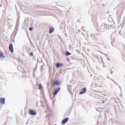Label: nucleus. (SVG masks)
I'll return each mask as SVG.
<instances>
[{"label": "nucleus", "instance_id": "393cba45", "mask_svg": "<svg viewBox=\"0 0 125 125\" xmlns=\"http://www.w3.org/2000/svg\"><path fill=\"white\" fill-rule=\"evenodd\" d=\"M124 78H125V76H124Z\"/></svg>", "mask_w": 125, "mask_h": 125}, {"label": "nucleus", "instance_id": "6e6552de", "mask_svg": "<svg viewBox=\"0 0 125 125\" xmlns=\"http://www.w3.org/2000/svg\"><path fill=\"white\" fill-rule=\"evenodd\" d=\"M5 99L4 98H1L0 99V102L3 104H5Z\"/></svg>", "mask_w": 125, "mask_h": 125}, {"label": "nucleus", "instance_id": "a878e982", "mask_svg": "<svg viewBox=\"0 0 125 125\" xmlns=\"http://www.w3.org/2000/svg\"><path fill=\"white\" fill-rule=\"evenodd\" d=\"M121 96H122V95L121 94Z\"/></svg>", "mask_w": 125, "mask_h": 125}, {"label": "nucleus", "instance_id": "9b49d317", "mask_svg": "<svg viewBox=\"0 0 125 125\" xmlns=\"http://www.w3.org/2000/svg\"><path fill=\"white\" fill-rule=\"evenodd\" d=\"M71 54V53L68 51H66L65 54V55L66 56H69Z\"/></svg>", "mask_w": 125, "mask_h": 125}, {"label": "nucleus", "instance_id": "a211bd4d", "mask_svg": "<svg viewBox=\"0 0 125 125\" xmlns=\"http://www.w3.org/2000/svg\"><path fill=\"white\" fill-rule=\"evenodd\" d=\"M114 83L115 84H117V83H116L115 81H114Z\"/></svg>", "mask_w": 125, "mask_h": 125}, {"label": "nucleus", "instance_id": "f3484780", "mask_svg": "<svg viewBox=\"0 0 125 125\" xmlns=\"http://www.w3.org/2000/svg\"><path fill=\"white\" fill-rule=\"evenodd\" d=\"M119 87L120 88L121 90V88L120 86H119Z\"/></svg>", "mask_w": 125, "mask_h": 125}, {"label": "nucleus", "instance_id": "ddd939ff", "mask_svg": "<svg viewBox=\"0 0 125 125\" xmlns=\"http://www.w3.org/2000/svg\"><path fill=\"white\" fill-rule=\"evenodd\" d=\"M39 89H40V90L42 88V85L41 84H40L39 85Z\"/></svg>", "mask_w": 125, "mask_h": 125}, {"label": "nucleus", "instance_id": "5701e85b", "mask_svg": "<svg viewBox=\"0 0 125 125\" xmlns=\"http://www.w3.org/2000/svg\"><path fill=\"white\" fill-rule=\"evenodd\" d=\"M104 101H103V102H102V103H104Z\"/></svg>", "mask_w": 125, "mask_h": 125}, {"label": "nucleus", "instance_id": "f8f14e48", "mask_svg": "<svg viewBox=\"0 0 125 125\" xmlns=\"http://www.w3.org/2000/svg\"><path fill=\"white\" fill-rule=\"evenodd\" d=\"M105 29V27L104 26H101V27L99 29L100 31L103 30Z\"/></svg>", "mask_w": 125, "mask_h": 125}, {"label": "nucleus", "instance_id": "f03ea898", "mask_svg": "<svg viewBox=\"0 0 125 125\" xmlns=\"http://www.w3.org/2000/svg\"><path fill=\"white\" fill-rule=\"evenodd\" d=\"M60 87H58L55 88L54 90L53 94L54 96L55 95L60 91Z\"/></svg>", "mask_w": 125, "mask_h": 125}, {"label": "nucleus", "instance_id": "cd10ccee", "mask_svg": "<svg viewBox=\"0 0 125 125\" xmlns=\"http://www.w3.org/2000/svg\"><path fill=\"white\" fill-rule=\"evenodd\" d=\"M54 125H56V124H55Z\"/></svg>", "mask_w": 125, "mask_h": 125}, {"label": "nucleus", "instance_id": "9d476101", "mask_svg": "<svg viewBox=\"0 0 125 125\" xmlns=\"http://www.w3.org/2000/svg\"><path fill=\"white\" fill-rule=\"evenodd\" d=\"M3 57L5 58V56L2 52H0V58Z\"/></svg>", "mask_w": 125, "mask_h": 125}, {"label": "nucleus", "instance_id": "423d86ee", "mask_svg": "<svg viewBox=\"0 0 125 125\" xmlns=\"http://www.w3.org/2000/svg\"><path fill=\"white\" fill-rule=\"evenodd\" d=\"M53 86H54L55 85H56L57 86H58L60 84V82L59 81H58V80H55L53 83Z\"/></svg>", "mask_w": 125, "mask_h": 125}, {"label": "nucleus", "instance_id": "f257e3e1", "mask_svg": "<svg viewBox=\"0 0 125 125\" xmlns=\"http://www.w3.org/2000/svg\"><path fill=\"white\" fill-rule=\"evenodd\" d=\"M29 111V114L30 115H36V112L33 109H30Z\"/></svg>", "mask_w": 125, "mask_h": 125}, {"label": "nucleus", "instance_id": "b1692460", "mask_svg": "<svg viewBox=\"0 0 125 125\" xmlns=\"http://www.w3.org/2000/svg\"><path fill=\"white\" fill-rule=\"evenodd\" d=\"M31 44H32V43L31 42Z\"/></svg>", "mask_w": 125, "mask_h": 125}, {"label": "nucleus", "instance_id": "20e7f679", "mask_svg": "<svg viewBox=\"0 0 125 125\" xmlns=\"http://www.w3.org/2000/svg\"><path fill=\"white\" fill-rule=\"evenodd\" d=\"M9 49L10 52L11 53H12L13 52V50L12 44V43H10L9 45Z\"/></svg>", "mask_w": 125, "mask_h": 125}, {"label": "nucleus", "instance_id": "7ed1b4c3", "mask_svg": "<svg viewBox=\"0 0 125 125\" xmlns=\"http://www.w3.org/2000/svg\"><path fill=\"white\" fill-rule=\"evenodd\" d=\"M86 88L85 87H84L80 91L79 94H84L86 92Z\"/></svg>", "mask_w": 125, "mask_h": 125}, {"label": "nucleus", "instance_id": "0eeeda50", "mask_svg": "<svg viewBox=\"0 0 125 125\" xmlns=\"http://www.w3.org/2000/svg\"><path fill=\"white\" fill-rule=\"evenodd\" d=\"M56 68H58L59 67L62 66L63 65V64L61 63L57 62L56 63Z\"/></svg>", "mask_w": 125, "mask_h": 125}, {"label": "nucleus", "instance_id": "bb28decb", "mask_svg": "<svg viewBox=\"0 0 125 125\" xmlns=\"http://www.w3.org/2000/svg\"><path fill=\"white\" fill-rule=\"evenodd\" d=\"M124 57H125V55H124Z\"/></svg>", "mask_w": 125, "mask_h": 125}, {"label": "nucleus", "instance_id": "412c9836", "mask_svg": "<svg viewBox=\"0 0 125 125\" xmlns=\"http://www.w3.org/2000/svg\"><path fill=\"white\" fill-rule=\"evenodd\" d=\"M1 5H0V7H1Z\"/></svg>", "mask_w": 125, "mask_h": 125}, {"label": "nucleus", "instance_id": "1a4fd4ad", "mask_svg": "<svg viewBox=\"0 0 125 125\" xmlns=\"http://www.w3.org/2000/svg\"><path fill=\"white\" fill-rule=\"evenodd\" d=\"M54 31V29L53 27H50V30L49 31V33H52Z\"/></svg>", "mask_w": 125, "mask_h": 125}, {"label": "nucleus", "instance_id": "2eb2a0df", "mask_svg": "<svg viewBox=\"0 0 125 125\" xmlns=\"http://www.w3.org/2000/svg\"><path fill=\"white\" fill-rule=\"evenodd\" d=\"M30 56H32L33 55V54L32 52H31L30 54Z\"/></svg>", "mask_w": 125, "mask_h": 125}, {"label": "nucleus", "instance_id": "39448f33", "mask_svg": "<svg viewBox=\"0 0 125 125\" xmlns=\"http://www.w3.org/2000/svg\"><path fill=\"white\" fill-rule=\"evenodd\" d=\"M68 119L69 118L68 117H67L63 119L62 122V125H64L68 121Z\"/></svg>", "mask_w": 125, "mask_h": 125}, {"label": "nucleus", "instance_id": "4be33fe9", "mask_svg": "<svg viewBox=\"0 0 125 125\" xmlns=\"http://www.w3.org/2000/svg\"><path fill=\"white\" fill-rule=\"evenodd\" d=\"M112 81L114 82V81H114V80H112Z\"/></svg>", "mask_w": 125, "mask_h": 125}, {"label": "nucleus", "instance_id": "6ab92c4d", "mask_svg": "<svg viewBox=\"0 0 125 125\" xmlns=\"http://www.w3.org/2000/svg\"><path fill=\"white\" fill-rule=\"evenodd\" d=\"M111 74H112L113 73V72L112 71H111Z\"/></svg>", "mask_w": 125, "mask_h": 125}, {"label": "nucleus", "instance_id": "aec40b11", "mask_svg": "<svg viewBox=\"0 0 125 125\" xmlns=\"http://www.w3.org/2000/svg\"><path fill=\"white\" fill-rule=\"evenodd\" d=\"M105 66L104 65H103V67H105Z\"/></svg>", "mask_w": 125, "mask_h": 125}, {"label": "nucleus", "instance_id": "4468645a", "mask_svg": "<svg viewBox=\"0 0 125 125\" xmlns=\"http://www.w3.org/2000/svg\"><path fill=\"white\" fill-rule=\"evenodd\" d=\"M29 30L31 31H32L33 30V28L32 27H30L29 28Z\"/></svg>", "mask_w": 125, "mask_h": 125}, {"label": "nucleus", "instance_id": "dca6fc26", "mask_svg": "<svg viewBox=\"0 0 125 125\" xmlns=\"http://www.w3.org/2000/svg\"><path fill=\"white\" fill-rule=\"evenodd\" d=\"M43 65H42V66H41V69H42V68H43Z\"/></svg>", "mask_w": 125, "mask_h": 125}]
</instances>
